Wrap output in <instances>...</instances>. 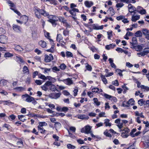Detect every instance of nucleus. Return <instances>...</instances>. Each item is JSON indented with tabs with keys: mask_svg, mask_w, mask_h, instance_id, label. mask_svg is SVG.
<instances>
[{
	"mask_svg": "<svg viewBox=\"0 0 149 149\" xmlns=\"http://www.w3.org/2000/svg\"><path fill=\"white\" fill-rule=\"evenodd\" d=\"M35 12L36 17L38 19L41 18L40 15L45 17L48 16L49 15V13L46 11L44 10L40 9L38 8L35 9Z\"/></svg>",
	"mask_w": 149,
	"mask_h": 149,
	"instance_id": "f257e3e1",
	"label": "nucleus"
},
{
	"mask_svg": "<svg viewBox=\"0 0 149 149\" xmlns=\"http://www.w3.org/2000/svg\"><path fill=\"white\" fill-rule=\"evenodd\" d=\"M120 131L122 132L121 133V136L123 138H126L130 136L129 132H130V130L128 127H126L123 129L121 130Z\"/></svg>",
	"mask_w": 149,
	"mask_h": 149,
	"instance_id": "f03ea898",
	"label": "nucleus"
},
{
	"mask_svg": "<svg viewBox=\"0 0 149 149\" xmlns=\"http://www.w3.org/2000/svg\"><path fill=\"white\" fill-rule=\"evenodd\" d=\"M53 17H56L55 15H50L48 17L49 19L47 20V21L51 23L52 26L55 27L57 25L56 22L58 21V20H55L53 18Z\"/></svg>",
	"mask_w": 149,
	"mask_h": 149,
	"instance_id": "7ed1b4c3",
	"label": "nucleus"
},
{
	"mask_svg": "<svg viewBox=\"0 0 149 149\" xmlns=\"http://www.w3.org/2000/svg\"><path fill=\"white\" fill-rule=\"evenodd\" d=\"M22 97L23 98L24 97H26V99L25 101L28 102H31L32 101V99H33L34 98L27 94L22 95Z\"/></svg>",
	"mask_w": 149,
	"mask_h": 149,
	"instance_id": "20e7f679",
	"label": "nucleus"
},
{
	"mask_svg": "<svg viewBox=\"0 0 149 149\" xmlns=\"http://www.w3.org/2000/svg\"><path fill=\"white\" fill-rule=\"evenodd\" d=\"M13 29L15 32L17 33L21 32L22 28L20 26L13 24Z\"/></svg>",
	"mask_w": 149,
	"mask_h": 149,
	"instance_id": "39448f33",
	"label": "nucleus"
},
{
	"mask_svg": "<svg viewBox=\"0 0 149 149\" xmlns=\"http://www.w3.org/2000/svg\"><path fill=\"white\" fill-rule=\"evenodd\" d=\"M7 37L3 35H0V43L4 44L6 42Z\"/></svg>",
	"mask_w": 149,
	"mask_h": 149,
	"instance_id": "423d86ee",
	"label": "nucleus"
},
{
	"mask_svg": "<svg viewBox=\"0 0 149 149\" xmlns=\"http://www.w3.org/2000/svg\"><path fill=\"white\" fill-rule=\"evenodd\" d=\"M104 26L102 25L101 26H98L97 24H93L92 25L93 29L94 30H102L103 29Z\"/></svg>",
	"mask_w": 149,
	"mask_h": 149,
	"instance_id": "0eeeda50",
	"label": "nucleus"
},
{
	"mask_svg": "<svg viewBox=\"0 0 149 149\" xmlns=\"http://www.w3.org/2000/svg\"><path fill=\"white\" fill-rule=\"evenodd\" d=\"M84 4L87 7L90 8L93 5V3L92 1H86L84 2Z\"/></svg>",
	"mask_w": 149,
	"mask_h": 149,
	"instance_id": "6e6552de",
	"label": "nucleus"
},
{
	"mask_svg": "<svg viewBox=\"0 0 149 149\" xmlns=\"http://www.w3.org/2000/svg\"><path fill=\"white\" fill-rule=\"evenodd\" d=\"M21 19L23 23L26 24L28 20V17L26 15H23L21 17Z\"/></svg>",
	"mask_w": 149,
	"mask_h": 149,
	"instance_id": "1a4fd4ad",
	"label": "nucleus"
},
{
	"mask_svg": "<svg viewBox=\"0 0 149 149\" xmlns=\"http://www.w3.org/2000/svg\"><path fill=\"white\" fill-rule=\"evenodd\" d=\"M77 118H78L82 120L86 119L88 120L89 118V117L84 114L79 115L78 116Z\"/></svg>",
	"mask_w": 149,
	"mask_h": 149,
	"instance_id": "9d476101",
	"label": "nucleus"
},
{
	"mask_svg": "<svg viewBox=\"0 0 149 149\" xmlns=\"http://www.w3.org/2000/svg\"><path fill=\"white\" fill-rule=\"evenodd\" d=\"M67 81V84L68 85H70L73 84V82L72 79V78H68L66 79H63V81Z\"/></svg>",
	"mask_w": 149,
	"mask_h": 149,
	"instance_id": "9b49d317",
	"label": "nucleus"
},
{
	"mask_svg": "<svg viewBox=\"0 0 149 149\" xmlns=\"http://www.w3.org/2000/svg\"><path fill=\"white\" fill-rule=\"evenodd\" d=\"M116 46V44H111L109 45H106L105 47V48L106 49L109 50L110 49L113 48Z\"/></svg>",
	"mask_w": 149,
	"mask_h": 149,
	"instance_id": "f8f14e48",
	"label": "nucleus"
},
{
	"mask_svg": "<svg viewBox=\"0 0 149 149\" xmlns=\"http://www.w3.org/2000/svg\"><path fill=\"white\" fill-rule=\"evenodd\" d=\"M91 127L89 125H86L85 127V133L88 134L91 132Z\"/></svg>",
	"mask_w": 149,
	"mask_h": 149,
	"instance_id": "ddd939ff",
	"label": "nucleus"
},
{
	"mask_svg": "<svg viewBox=\"0 0 149 149\" xmlns=\"http://www.w3.org/2000/svg\"><path fill=\"white\" fill-rule=\"evenodd\" d=\"M54 128L57 131L58 129H59L61 127V125L59 122H56L54 125Z\"/></svg>",
	"mask_w": 149,
	"mask_h": 149,
	"instance_id": "4468645a",
	"label": "nucleus"
},
{
	"mask_svg": "<svg viewBox=\"0 0 149 149\" xmlns=\"http://www.w3.org/2000/svg\"><path fill=\"white\" fill-rule=\"evenodd\" d=\"M142 33L145 36H149V30L146 29H142Z\"/></svg>",
	"mask_w": 149,
	"mask_h": 149,
	"instance_id": "2eb2a0df",
	"label": "nucleus"
},
{
	"mask_svg": "<svg viewBox=\"0 0 149 149\" xmlns=\"http://www.w3.org/2000/svg\"><path fill=\"white\" fill-rule=\"evenodd\" d=\"M49 89L52 91L55 92L56 91L57 92H59V91L56 89L55 86L52 84L49 87Z\"/></svg>",
	"mask_w": 149,
	"mask_h": 149,
	"instance_id": "dca6fc26",
	"label": "nucleus"
},
{
	"mask_svg": "<svg viewBox=\"0 0 149 149\" xmlns=\"http://www.w3.org/2000/svg\"><path fill=\"white\" fill-rule=\"evenodd\" d=\"M38 44L43 48L45 47L47 45L45 42L43 40H41L38 42Z\"/></svg>",
	"mask_w": 149,
	"mask_h": 149,
	"instance_id": "f3484780",
	"label": "nucleus"
},
{
	"mask_svg": "<svg viewBox=\"0 0 149 149\" xmlns=\"http://www.w3.org/2000/svg\"><path fill=\"white\" fill-rule=\"evenodd\" d=\"M140 18V15H136L135 16H132V22H135L136 20L139 19Z\"/></svg>",
	"mask_w": 149,
	"mask_h": 149,
	"instance_id": "a211bd4d",
	"label": "nucleus"
},
{
	"mask_svg": "<svg viewBox=\"0 0 149 149\" xmlns=\"http://www.w3.org/2000/svg\"><path fill=\"white\" fill-rule=\"evenodd\" d=\"M134 102L135 101L134 99L132 98L129 99L126 103L128 105L131 104L132 105H133L134 104Z\"/></svg>",
	"mask_w": 149,
	"mask_h": 149,
	"instance_id": "6ab92c4d",
	"label": "nucleus"
},
{
	"mask_svg": "<svg viewBox=\"0 0 149 149\" xmlns=\"http://www.w3.org/2000/svg\"><path fill=\"white\" fill-rule=\"evenodd\" d=\"M45 58L44 60L46 62H49L52 60V59H51L49 56L47 54L45 55Z\"/></svg>",
	"mask_w": 149,
	"mask_h": 149,
	"instance_id": "aec40b11",
	"label": "nucleus"
},
{
	"mask_svg": "<svg viewBox=\"0 0 149 149\" xmlns=\"http://www.w3.org/2000/svg\"><path fill=\"white\" fill-rule=\"evenodd\" d=\"M104 121V123L105 124L106 126L110 127L111 126V123H109V119H105Z\"/></svg>",
	"mask_w": 149,
	"mask_h": 149,
	"instance_id": "412c9836",
	"label": "nucleus"
},
{
	"mask_svg": "<svg viewBox=\"0 0 149 149\" xmlns=\"http://www.w3.org/2000/svg\"><path fill=\"white\" fill-rule=\"evenodd\" d=\"M135 36L136 37H141L142 33L140 31H138L135 33Z\"/></svg>",
	"mask_w": 149,
	"mask_h": 149,
	"instance_id": "4be33fe9",
	"label": "nucleus"
},
{
	"mask_svg": "<svg viewBox=\"0 0 149 149\" xmlns=\"http://www.w3.org/2000/svg\"><path fill=\"white\" fill-rule=\"evenodd\" d=\"M13 56V54L10 53L9 52H6L5 53L4 55V57L5 58L6 57H11Z\"/></svg>",
	"mask_w": 149,
	"mask_h": 149,
	"instance_id": "5701e85b",
	"label": "nucleus"
},
{
	"mask_svg": "<svg viewBox=\"0 0 149 149\" xmlns=\"http://www.w3.org/2000/svg\"><path fill=\"white\" fill-rule=\"evenodd\" d=\"M129 11L130 13L134 12V11H136V8L134 6H131L129 8Z\"/></svg>",
	"mask_w": 149,
	"mask_h": 149,
	"instance_id": "b1692460",
	"label": "nucleus"
},
{
	"mask_svg": "<svg viewBox=\"0 0 149 149\" xmlns=\"http://www.w3.org/2000/svg\"><path fill=\"white\" fill-rule=\"evenodd\" d=\"M135 49L138 52H141L143 49L141 45L136 46Z\"/></svg>",
	"mask_w": 149,
	"mask_h": 149,
	"instance_id": "393cba45",
	"label": "nucleus"
},
{
	"mask_svg": "<svg viewBox=\"0 0 149 149\" xmlns=\"http://www.w3.org/2000/svg\"><path fill=\"white\" fill-rule=\"evenodd\" d=\"M23 72L24 74H29V70L27 67L26 66H24L23 68Z\"/></svg>",
	"mask_w": 149,
	"mask_h": 149,
	"instance_id": "a878e982",
	"label": "nucleus"
},
{
	"mask_svg": "<svg viewBox=\"0 0 149 149\" xmlns=\"http://www.w3.org/2000/svg\"><path fill=\"white\" fill-rule=\"evenodd\" d=\"M103 134L104 135L107 137H112L111 135L108 132V130L107 129L105 130Z\"/></svg>",
	"mask_w": 149,
	"mask_h": 149,
	"instance_id": "bb28decb",
	"label": "nucleus"
},
{
	"mask_svg": "<svg viewBox=\"0 0 149 149\" xmlns=\"http://www.w3.org/2000/svg\"><path fill=\"white\" fill-rule=\"evenodd\" d=\"M24 116L23 115H18V119L20 121L24 122L26 120V119L24 118Z\"/></svg>",
	"mask_w": 149,
	"mask_h": 149,
	"instance_id": "cd10ccee",
	"label": "nucleus"
},
{
	"mask_svg": "<svg viewBox=\"0 0 149 149\" xmlns=\"http://www.w3.org/2000/svg\"><path fill=\"white\" fill-rule=\"evenodd\" d=\"M63 37L61 34H57L56 40L58 42H59L60 41L63 39Z\"/></svg>",
	"mask_w": 149,
	"mask_h": 149,
	"instance_id": "c85d7f7f",
	"label": "nucleus"
},
{
	"mask_svg": "<svg viewBox=\"0 0 149 149\" xmlns=\"http://www.w3.org/2000/svg\"><path fill=\"white\" fill-rule=\"evenodd\" d=\"M136 131V128H134L132 130L130 133L129 134L132 137H134V133Z\"/></svg>",
	"mask_w": 149,
	"mask_h": 149,
	"instance_id": "c756f323",
	"label": "nucleus"
},
{
	"mask_svg": "<svg viewBox=\"0 0 149 149\" xmlns=\"http://www.w3.org/2000/svg\"><path fill=\"white\" fill-rule=\"evenodd\" d=\"M61 95V93H54V99H56L60 97Z\"/></svg>",
	"mask_w": 149,
	"mask_h": 149,
	"instance_id": "7c9ffc66",
	"label": "nucleus"
},
{
	"mask_svg": "<svg viewBox=\"0 0 149 149\" xmlns=\"http://www.w3.org/2000/svg\"><path fill=\"white\" fill-rule=\"evenodd\" d=\"M145 101L143 100V99H141L139 100L138 102V104L140 105L141 106H142L143 104H145Z\"/></svg>",
	"mask_w": 149,
	"mask_h": 149,
	"instance_id": "2f4dec72",
	"label": "nucleus"
},
{
	"mask_svg": "<svg viewBox=\"0 0 149 149\" xmlns=\"http://www.w3.org/2000/svg\"><path fill=\"white\" fill-rule=\"evenodd\" d=\"M67 147L69 149H74L76 148L75 146L70 144H68L67 145Z\"/></svg>",
	"mask_w": 149,
	"mask_h": 149,
	"instance_id": "473e14b6",
	"label": "nucleus"
},
{
	"mask_svg": "<svg viewBox=\"0 0 149 149\" xmlns=\"http://www.w3.org/2000/svg\"><path fill=\"white\" fill-rule=\"evenodd\" d=\"M108 10L110 11V13L111 14V15H114L115 14V11L113 8L112 7L109 8L108 9Z\"/></svg>",
	"mask_w": 149,
	"mask_h": 149,
	"instance_id": "72a5a7b5",
	"label": "nucleus"
},
{
	"mask_svg": "<svg viewBox=\"0 0 149 149\" xmlns=\"http://www.w3.org/2000/svg\"><path fill=\"white\" fill-rule=\"evenodd\" d=\"M122 87L124 89V91H123V94H125L127 92V91L129 90V88L127 86H125V84H124V85H123L122 86Z\"/></svg>",
	"mask_w": 149,
	"mask_h": 149,
	"instance_id": "f704fd0d",
	"label": "nucleus"
},
{
	"mask_svg": "<svg viewBox=\"0 0 149 149\" xmlns=\"http://www.w3.org/2000/svg\"><path fill=\"white\" fill-rule=\"evenodd\" d=\"M94 102L98 106L100 105V102L98 101V100L97 98H94L93 99Z\"/></svg>",
	"mask_w": 149,
	"mask_h": 149,
	"instance_id": "c9c22d12",
	"label": "nucleus"
},
{
	"mask_svg": "<svg viewBox=\"0 0 149 149\" xmlns=\"http://www.w3.org/2000/svg\"><path fill=\"white\" fill-rule=\"evenodd\" d=\"M10 9L12 10H13L18 16H21V13L16 9H15L13 8H10Z\"/></svg>",
	"mask_w": 149,
	"mask_h": 149,
	"instance_id": "e433bc0d",
	"label": "nucleus"
},
{
	"mask_svg": "<svg viewBox=\"0 0 149 149\" xmlns=\"http://www.w3.org/2000/svg\"><path fill=\"white\" fill-rule=\"evenodd\" d=\"M39 78L44 80H47L46 77L41 74H38Z\"/></svg>",
	"mask_w": 149,
	"mask_h": 149,
	"instance_id": "4c0bfd02",
	"label": "nucleus"
},
{
	"mask_svg": "<svg viewBox=\"0 0 149 149\" xmlns=\"http://www.w3.org/2000/svg\"><path fill=\"white\" fill-rule=\"evenodd\" d=\"M73 56V54L71 52L68 51L66 52V56L68 57H72Z\"/></svg>",
	"mask_w": 149,
	"mask_h": 149,
	"instance_id": "58836bf2",
	"label": "nucleus"
},
{
	"mask_svg": "<svg viewBox=\"0 0 149 149\" xmlns=\"http://www.w3.org/2000/svg\"><path fill=\"white\" fill-rule=\"evenodd\" d=\"M59 67L61 70H64L66 69V66L64 63H62L60 65Z\"/></svg>",
	"mask_w": 149,
	"mask_h": 149,
	"instance_id": "ea45409f",
	"label": "nucleus"
},
{
	"mask_svg": "<svg viewBox=\"0 0 149 149\" xmlns=\"http://www.w3.org/2000/svg\"><path fill=\"white\" fill-rule=\"evenodd\" d=\"M139 13L141 15H144L145 14L146 12V10L143 8V9H141V10H140Z\"/></svg>",
	"mask_w": 149,
	"mask_h": 149,
	"instance_id": "a19ab883",
	"label": "nucleus"
},
{
	"mask_svg": "<svg viewBox=\"0 0 149 149\" xmlns=\"http://www.w3.org/2000/svg\"><path fill=\"white\" fill-rule=\"evenodd\" d=\"M69 32V31L67 30V28H66L65 30H64L63 31V35L65 36L68 35Z\"/></svg>",
	"mask_w": 149,
	"mask_h": 149,
	"instance_id": "79ce46f5",
	"label": "nucleus"
},
{
	"mask_svg": "<svg viewBox=\"0 0 149 149\" xmlns=\"http://www.w3.org/2000/svg\"><path fill=\"white\" fill-rule=\"evenodd\" d=\"M7 1L8 3L10 4L9 6H10L12 8L15 7V6L14 3H13L11 1H10V0H8V1Z\"/></svg>",
	"mask_w": 149,
	"mask_h": 149,
	"instance_id": "37998d69",
	"label": "nucleus"
},
{
	"mask_svg": "<svg viewBox=\"0 0 149 149\" xmlns=\"http://www.w3.org/2000/svg\"><path fill=\"white\" fill-rule=\"evenodd\" d=\"M143 52L145 54V55H147L149 53V48H145L143 49Z\"/></svg>",
	"mask_w": 149,
	"mask_h": 149,
	"instance_id": "c03bdc74",
	"label": "nucleus"
},
{
	"mask_svg": "<svg viewBox=\"0 0 149 149\" xmlns=\"http://www.w3.org/2000/svg\"><path fill=\"white\" fill-rule=\"evenodd\" d=\"M132 43L133 44H137V38L135 37H133L132 38Z\"/></svg>",
	"mask_w": 149,
	"mask_h": 149,
	"instance_id": "a18cd8bd",
	"label": "nucleus"
},
{
	"mask_svg": "<svg viewBox=\"0 0 149 149\" xmlns=\"http://www.w3.org/2000/svg\"><path fill=\"white\" fill-rule=\"evenodd\" d=\"M58 18L59 19V20L60 22H62L63 23H65L66 21V20H65L64 18L61 17H58Z\"/></svg>",
	"mask_w": 149,
	"mask_h": 149,
	"instance_id": "49530a36",
	"label": "nucleus"
},
{
	"mask_svg": "<svg viewBox=\"0 0 149 149\" xmlns=\"http://www.w3.org/2000/svg\"><path fill=\"white\" fill-rule=\"evenodd\" d=\"M104 96L106 98L109 99L110 100H111V98L112 97V96L106 93H105L104 94Z\"/></svg>",
	"mask_w": 149,
	"mask_h": 149,
	"instance_id": "de8ad7c7",
	"label": "nucleus"
},
{
	"mask_svg": "<svg viewBox=\"0 0 149 149\" xmlns=\"http://www.w3.org/2000/svg\"><path fill=\"white\" fill-rule=\"evenodd\" d=\"M52 84V83L51 81H47L44 84L47 86H50Z\"/></svg>",
	"mask_w": 149,
	"mask_h": 149,
	"instance_id": "09e8293b",
	"label": "nucleus"
},
{
	"mask_svg": "<svg viewBox=\"0 0 149 149\" xmlns=\"http://www.w3.org/2000/svg\"><path fill=\"white\" fill-rule=\"evenodd\" d=\"M87 70L89 71H91L92 70V67L91 65L87 64V65L86 66Z\"/></svg>",
	"mask_w": 149,
	"mask_h": 149,
	"instance_id": "8fccbe9b",
	"label": "nucleus"
},
{
	"mask_svg": "<svg viewBox=\"0 0 149 149\" xmlns=\"http://www.w3.org/2000/svg\"><path fill=\"white\" fill-rule=\"evenodd\" d=\"M100 77L102 79V81L104 84H106L107 83V80L105 78L101 76H100Z\"/></svg>",
	"mask_w": 149,
	"mask_h": 149,
	"instance_id": "3c124183",
	"label": "nucleus"
},
{
	"mask_svg": "<svg viewBox=\"0 0 149 149\" xmlns=\"http://www.w3.org/2000/svg\"><path fill=\"white\" fill-rule=\"evenodd\" d=\"M112 84L116 86H118L119 85V83L117 80H116L115 81H113Z\"/></svg>",
	"mask_w": 149,
	"mask_h": 149,
	"instance_id": "603ef678",
	"label": "nucleus"
},
{
	"mask_svg": "<svg viewBox=\"0 0 149 149\" xmlns=\"http://www.w3.org/2000/svg\"><path fill=\"white\" fill-rule=\"evenodd\" d=\"M100 89L98 88H94L92 89L93 92L98 93Z\"/></svg>",
	"mask_w": 149,
	"mask_h": 149,
	"instance_id": "864d4df0",
	"label": "nucleus"
},
{
	"mask_svg": "<svg viewBox=\"0 0 149 149\" xmlns=\"http://www.w3.org/2000/svg\"><path fill=\"white\" fill-rule=\"evenodd\" d=\"M39 124L40 126L41 127H43V126L45 125V126H47V124L46 123V122H40L39 123Z\"/></svg>",
	"mask_w": 149,
	"mask_h": 149,
	"instance_id": "5fc2aeb1",
	"label": "nucleus"
},
{
	"mask_svg": "<svg viewBox=\"0 0 149 149\" xmlns=\"http://www.w3.org/2000/svg\"><path fill=\"white\" fill-rule=\"evenodd\" d=\"M35 83L38 85H40L42 84V81L40 80H36Z\"/></svg>",
	"mask_w": 149,
	"mask_h": 149,
	"instance_id": "6e6d98bb",
	"label": "nucleus"
},
{
	"mask_svg": "<svg viewBox=\"0 0 149 149\" xmlns=\"http://www.w3.org/2000/svg\"><path fill=\"white\" fill-rule=\"evenodd\" d=\"M68 110V109L66 107H63L61 109V111L64 112L65 113Z\"/></svg>",
	"mask_w": 149,
	"mask_h": 149,
	"instance_id": "4d7b16f0",
	"label": "nucleus"
},
{
	"mask_svg": "<svg viewBox=\"0 0 149 149\" xmlns=\"http://www.w3.org/2000/svg\"><path fill=\"white\" fill-rule=\"evenodd\" d=\"M2 102H5L6 103L4 104V105H9L10 104H13V103L9 101H9H2Z\"/></svg>",
	"mask_w": 149,
	"mask_h": 149,
	"instance_id": "13d9d810",
	"label": "nucleus"
},
{
	"mask_svg": "<svg viewBox=\"0 0 149 149\" xmlns=\"http://www.w3.org/2000/svg\"><path fill=\"white\" fill-rule=\"evenodd\" d=\"M52 70L54 72H55L56 71H60V69H58L56 66H55L52 68Z\"/></svg>",
	"mask_w": 149,
	"mask_h": 149,
	"instance_id": "bf43d9fd",
	"label": "nucleus"
},
{
	"mask_svg": "<svg viewBox=\"0 0 149 149\" xmlns=\"http://www.w3.org/2000/svg\"><path fill=\"white\" fill-rule=\"evenodd\" d=\"M125 18V16L123 15H120L119 16H118L116 17V19L118 20H123V19H124Z\"/></svg>",
	"mask_w": 149,
	"mask_h": 149,
	"instance_id": "052dcab7",
	"label": "nucleus"
},
{
	"mask_svg": "<svg viewBox=\"0 0 149 149\" xmlns=\"http://www.w3.org/2000/svg\"><path fill=\"white\" fill-rule=\"evenodd\" d=\"M77 142L79 144H82L84 143V140L81 139H79L77 140Z\"/></svg>",
	"mask_w": 149,
	"mask_h": 149,
	"instance_id": "680f3d73",
	"label": "nucleus"
},
{
	"mask_svg": "<svg viewBox=\"0 0 149 149\" xmlns=\"http://www.w3.org/2000/svg\"><path fill=\"white\" fill-rule=\"evenodd\" d=\"M41 87L42 89L45 91H47L48 89V88L44 84L43 86H42Z\"/></svg>",
	"mask_w": 149,
	"mask_h": 149,
	"instance_id": "e2e57ef3",
	"label": "nucleus"
},
{
	"mask_svg": "<svg viewBox=\"0 0 149 149\" xmlns=\"http://www.w3.org/2000/svg\"><path fill=\"white\" fill-rule=\"evenodd\" d=\"M124 6V4L122 3H117L116 5V7L118 8H121Z\"/></svg>",
	"mask_w": 149,
	"mask_h": 149,
	"instance_id": "0e129e2a",
	"label": "nucleus"
},
{
	"mask_svg": "<svg viewBox=\"0 0 149 149\" xmlns=\"http://www.w3.org/2000/svg\"><path fill=\"white\" fill-rule=\"evenodd\" d=\"M16 58L17 61H19L21 63H23L24 62V60L20 57L18 56H16Z\"/></svg>",
	"mask_w": 149,
	"mask_h": 149,
	"instance_id": "69168bd1",
	"label": "nucleus"
},
{
	"mask_svg": "<svg viewBox=\"0 0 149 149\" xmlns=\"http://www.w3.org/2000/svg\"><path fill=\"white\" fill-rule=\"evenodd\" d=\"M143 139H144L145 142L147 144V141H149V136H145L143 137Z\"/></svg>",
	"mask_w": 149,
	"mask_h": 149,
	"instance_id": "338daca9",
	"label": "nucleus"
},
{
	"mask_svg": "<svg viewBox=\"0 0 149 149\" xmlns=\"http://www.w3.org/2000/svg\"><path fill=\"white\" fill-rule=\"evenodd\" d=\"M134 143H133L129 147L126 149H135Z\"/></svg>",
	"mask_w": 149,
	"mask_h": 149,
	"instance_id": "774afa93",
	"label": "nucleus"
}]
</instances>
